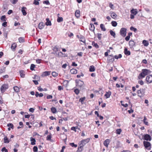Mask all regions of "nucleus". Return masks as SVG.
<instances>
[{
    "label": "nucleus",
    "mask_w": 152,
    "mask_h": 152,
    "mask_svg": "<svg viewBox=\"0 0 152 152\" xmlns=\"http://www.w3.org/2000/svg\"><path fill=\"white\" fill-rule=\"evenodd\" d=\"M144 139L147 141H150L151 140V138L149 135L146 134L144 135Z\"/></svg>",
    "instance_id": "6e6552de"
},
{
    "label": "nucleus",
    "mask_w": 152,
    "mask_h": 152,
    "mask_svg": "<svg viewBox=\"0 0 152 152\" xmlns=\"http://www.w3.org/2000/svg\"><path fill=\"white\" fill-rule=\"evenodd\" d=\"M110 35L112 36H113L114 38L115 37V36L116 34H115V33L112 30H110Z\"/></svg>",
    "instance_id": "cd10ccee"
},
{
    "label": "nucleus",
    "mask_w": 152,
    "mask_h": 152,
    "mask_svg": "<svg viewBox=\"0 0 152 152\" xmlns=\"http://www.w3.org/2000/svg\"><path fill=\"white\" fill-rule=\"evenodd\" d=\"M70 72L72 74H76L77 73V70L75 69H72L70 70Z\"/></svg>",
    "instance_id": "a211bd4d"
},
{
    "label": "nucleus",
    "mask_w": 152,
    "mask_h": 152,
    "mask_svg": "<svg viewBox=\"0 0 152 152\" xmlns=\"http://www.w3.org/2000/svg\"><path fill=\"white\" fill-rule=\"evenodd\" d=\"M151 72V71L149 69H142L141 73L139 75L138 78L139 79H141L144 78L146 75L150 74Z\"/></svg>",
    "instance_id": "f257e3e1"
},
{
    "label": "nucleus",
    "mask_w": 152,
    "mask_h": 152,
    "mask_svg": "<svg viewBox=\"0 0 152 152\" xmlns=\"http://www.w3.org/2000/svg\"><path fill=\"white\" fill-rule=\"evenodd\" d=\"M18 40L20 43H23L24 42V38L23 37H20L18 38Z\"/></svg>",
    "instance_id": "a878e982"
},
{
    "label": "nucleus",
    "mask_w": 152,
    "mask_h": 152,
    "mask_svg": "<svg viewBox=\"0 0 152 152\" xmlns=\"http://www.w3.org/2000/svg\"><path fill=\"white\" fill-rule=\"evenodd\" d=\"M18 0H10L11 2L13 4H15L18 1Z\"/></svg>",
    "instance_id": "58836bf2"
},
{
    "label": "nucleus",
    "mask_w": 152,
    "mask_h": 152,
    "mask_svg": "<svg viewBox=\"0 0 152 152\" xmlns=\"http://www.w3.org/2000/svg\"><path fill=\"white\" fill-rule=\"evenodd\" d=\"M58 73L55 72H53L52 73V75L54 77H56L58 75Z\"/></svg>",
    "instance_id": "f704fd0d"
},
{
    "label": "nucleus",
    "mask_w": 152,
    "mask_h": 152,
    "mask_svg": "<svg viewBox=\"0 0 152 152\" xmlns=\"http://www.w3.org/2000/svg\"><path fill=\"white\" fill-rule=\"evenodd\" d=\"M13 89L14 91L17 92H18L20 91L19 88L17 86H15L13 87Z\"/></svg>",
    "instance_id": "c85d7f7f"
},
{
    "label": "nucleus",
    "mask_w": 152,
    "mask_h": 152,
    "mask_svg": "<svg viewBox=\"0 0 152 152\" xmlns=\"http://www.w3.org/2000/svg\"><path fill=\"white\" fill-rule=\"evenodd\" d=\"M40 0H34V4L36 5H38L39 4V1H40Z\"/></svg>",
    "instance_id": "79ce46f5"
},
{
    "label": "nucleus",
    "mask_w": 152,
    "mask_h": 152,
    "mask_svg": "<svg viewBox=\"0 0 152 152\" xmlns=\"http://www.w3.org/2000/svg\"><path fill=\"white\" fill-rule=\"evenodd\" d=\"M130 29L132 31H134L135 32H136L137 31V29L136 28L134 27L133 26H131L130 27Z\"/></svg>",
    "instance_id": "37998d69"
},
{
    "label": "nucleus",
    "mask_w": 152,
    "mask_h": 152,
    "mask_svg": "<svg viewBox=\"0 0 152 152\" xmlns=\"http://www.w3.org/2000/svg\"><path fill=\"white\" fill-rule=\"evenodd\" d=\"M124 53L125 55H129L130 54V52L126 48L124 49Z\"/></svg>",
    "instance_id": "412c9836"
},
{
    "label": "nucleus",
    "mask_w": 152,
    "mask_h": 152,
    "mask_svg": "<svg viewBox=\"0 0 152 152\" xmlns=\"http://www.w3.org/2000/svg\"><path fill=\"white\" fill-rule=\"evenodd\" d=\"M89 71L90 72H93L95 71V68L94 66H91L89 68Z\"/></svg>",
    "instance_id": "4be33fe9"
},
{
    "label": "nucleus",
    "mask_w": 152,
    "mask_h": 152,
    "mask_svg": "<svg viewBox=\"0 0 152 152\" xmlns=\"http://www.w3.org/2000/svg\"><path fill=\"white\" fill-rule=\"evenodd\" d=\"M79 145L83 147L86 144V140H83L80 141L79 143Z\"/></svg>",
    "instance_id": "4468645a"
},
{
    "label": "nucleus",
    "mask_w": 152,
    "mask_h": 152,
    "mask_svg": "<svg viewBox=\"0 0 152 152\" xmlns=\"http://www.w3.org/2000/svg\"><path fill=\"white\" fill-rule=\"evenodd\" d=\"M75 16L77 18H79L80 16V12L79 10H77L75 13Z\"/></svg>",
    "instance_id": "b1692460"
},
{
    "label": "nucleus",
    "mask_w": 152,
    "mask_h": 152,
    "mask_svg": "<svg viewBox=\"0 0 152 152\" xmlns=\"http://www.w3.org/2000/svg\"><path fill=\"white\" fill-rule=\"evenodd\" d=\"M26 8L25 7H23L21 8V11L24 16H25L27 14L26 12Z\"/></svg>",
    "instance_id": "9d476101"
},
{
    "label": "nucleus",
    "mask_w": 152,
    "mask_h": 152,
    "mask_svg": "<svg viewBox=\"0 0 152 152\" xmlns=\"http://www.w3.org/2000/svg\"><path fill=\"white\" fill-rule=\"evenodd\" d=\"M110 140L109 139H107L104 142V145L106 147H107L108 145L110 142Z\"/></svg>",
    "instance_id": "f8f14e48"
},
{
    "label": "nucleus",
    "mask_w": 152,
    "mask_h": 152,
    "mask_svg": "<svg viewBox=\"0 0 152 152\" xmlns=\"http://www.w3.org/2000/svg\"><path fill=\"white\" fill-rule=\"evenodd\" d=\"M2 25L4 27H6L7 26V22H4L2 23Z\"/></svg>",
    "instance_id": "774afa93"
},
{
    "label": "nucleus",
    "mask_w": 152,
    "mask_h": 152,
    "mask_svg": "<svg viewBox=\"0 0 152 152\" xmlns=\"http://www.w3.org/2000/svg\"><path fill=\"white\" fill-rule=\"evenodd\" d=\"M108 58L109 59V60L110 61H113L114 60L113 56L110 55L109 56Z\"/></svg>",
    "instance_id": "c756f323"
},
{
    "label": "nucleus",
    "mask_w": 152,
    "mask_h": 152,
    "mask_svg": "<svg viewBox=\"0 0 152 152\" xmlns=\"http://www.w3.org/2000/svg\"><path fill=\"white\" fill-rule=\"evenodd\" d=\"M111 17L113 18H114L117 16V15L114 13H111Z\"/></svg>",
    "instance_id": "ea45409f"
},
{
    "label": "nucleus",
    "mask_w": 152,
    "mask_h": 152,
    "mask_svg": "<svg viewBox=\"0 0 152 152\" xmlns=\"http://www.w3.org/2000/svg\"><path fill=\"white\" fill-rule=\"evenodd\" d=\"M42 60L40 59H37L36 62L37 64H40L41 63Z\"/></svg>",
    "instance_id": "4d7b16f0"
},
{
    "label": "nucleus",
    "mask_w": 152,
    "mask_h": 152,
    "mask_svg": "<svg viewBox=\"0 0 152 152\" xmlns=\"http://www.w3.org/2000/svg\"><path fill=\"white\" fill-rule=\"evenodd\" d=\"M145 92V91L144 89H140L138 90L137 91V93L139 96L140 97L144 95Z\"/></svg>",
    "instance_id": "39448f33"
},
{
    "label": "nucleus",
    "mask_w": 152,
    "mask_h": 152,
    "mask_svg": "<svg viewBox=\"0 0 152 152\" xmlns=\"http://www.w3.org/2000/svg\"><path fill=\"white\" fill-rule=\"evenodd\" d=\"M20 73L21 77L23 78L25 77V72L23 70H21L20 72Z\"/></svg>",
    "instance_id": "5701e85b"
},
{
    "label": "nucleus",
    "mask_w": 152,
    "mask_h": 152,
    "mask_svg": "<svg viewBox=\"0 0 152 152\" xmlns=\"http://www.w3.org/2000/svg\"><path fill=\"white\" fill-rule=\"evenodd\" d=\"M8 88L9 86L8 84H3L2 85L1 88V91L2 92H4Z\"/></svg>",
    "instance_id": "20e7f679"
},
{
    "label": "nucleus",
    "mask_w": 152,
    "mask_h": 152,
    "mask_svg": "<svg viewBox=\"0 0 152 152\" xmlns=\"http://www.w3.org/2000/svg\"><path fill=\"white\" fill-rule=\"evenodd\" d=\"M33 150L34 152H37L38 148L37 146H35L33 147Z\"/></svg>",
    "instance_id": "3c124183"
},
{
    "label": "nucleus",
    "mask_w": 152,
    "mask_h": 152,
    "mask_svg": "<svg viewBox=\"0 0 152 152\" xmlns=\"http://www.w3.org/2000/svg\"><path fill=\"white\" fill-rule=\"evenodd\" d=\"M63 21V18L62 17L58 18L57 21L58 22H62Z\"/></svg>",
    "instance_id": "4c0bfd02"
},
{
    "label": "nucleus",
    "mask_w": 152,
    "mask_h": 152,
    "mask_svg": "<svg viewBox=\"0 0 152 152\" xmlns=\"http://www.w3.org/2000/svg\"><path fill=\"white\" fill-rule=\"evenodd\" d=\"M147 120V119L146 118L145 116L144 117V119L143 120V122L146 125H148V122L146 121Z\"/></svg>",
    "instance_id": "7c9ffc66"
},
{
    "label": "nucleus",
    "mask_w": 152,
    "mask_h": 152,
    "mask_svg": "<svg viewBox=\"0 0 152 152\" xmlns=\"http://www.w3.org/2000/svg\"><path fill=\"white\" fill-rule=\"evenodd\" d=\"M7 10V7L6 5H4L3 6V11H6Z\"/></svg>",
    "instance_id": "13d9d810"
},
{
    "label": "nucleus",
    "mask_w": 152,
    "mask_h": 152,
    "mask_svg": "<svg viewBox=\"0 0 152 152\" xmlns=\"http://www.w3.org/2000/svg\"><path fill=\"white\" fill-rule=\"evenodd\" d=\"M1 151L2 152H8L7 150V149L5 147H4L2 148Z\"/></svg>",
    "instance_id": "603ef678"
},
{
    "label": "nucleus",
    "mask_w": 152,
    "mask_h": 152,
    "mask_svg": "<svg viewBox=\"0 0 152 152\" xmlns=\"http://www.w3.org/2000/svg\"><path fill=\"white\" fill-rule=\"evenodd\" d=\"M34 109L33 108H31L29 109V111L31 112V113H33L34 111Z\"/></svg>",
    "instance_id": "0e129e2a"
},
{
    "label": "nucleus",
    "mask_w": 152,
    "mask_h": 152,
    "mask_svg": "<svg viewBox=\"0 0 152 152\" xmlns=\"http://www.w3.org/2000/svg\"><path fill=\"white\" fill-rule=\"evenodd\" d=\"M53 98L52 96L51 95H48L47 96V99H52Z\"/></svg>",
    "instance_id": "e2e57ef3"
},
{
    "label": "nucleus",
    "mask_w": 152,
    "mask_h": 152,
    "mask_svg": "<svg viewBox=\"0 0 152 152\" xmlns=\"http://www.w3.org/2000/svg\"><path fill=\"white\" fill-rule=\"evenodd\" d=\"M70 145L72 147H77V145L76 144H75L74 143H70Z\"/></svg>",
    "instance_id": "5fc2aeb1"
},
{
    "label": "nucleus",
    "mask_w": 152,
    "mask_h": 152,
    "mask_svg": "<svg viewBox=\"0 0 152 152\" xmlns=\"http://www.w3.org/2000/svg\"><path fill=\"white\" fill-rule=\"evenodd\" d=\"M85 97L80 98L79 99V101L81 102V103L83 104V101L85 100Z\"/></svg>",
    "instance_id": "a18cd8bd"
},
{
    "label": "nucleus",
    "mask_w": 152,
    "mask_h": 152,
    "mask_svg": "<svg viewBox=\"0 0 152 152\" xmlns=\"http://www.w3.org/2000/svg\"><path fill=\"white\" fill-rule=\"evenodd\" d=\"M130 38V37L129 36H127L125 38L126 41H128L129 40Z\"/></svg>",
    "instance_id": "bf43d9fd"
},
{
    "label": "nucleus",
    "mask_w": 152,
    "mask_h": 152,
    "mask_svg": "<svg viewBox=\"0 0 152 152\" xmlns=\"http://www.w3.org/2000/svg\"><path fill=\"white\" fill-rule=\"evenodd\" d=\"M84 83L83 81L80 80L77 81L76 83V86L78 87H81L83 85Z\"/></svg>",
    "instance_id": "0eeeda50"
},
{
    "label": "nucleus",
    "mask_w": 152,
    "mask_h": 152,
    "mask_svg": "<svg viewBox=\"0 0 152 152\" xmlns=\"http://www.w3.org/2000/svg\"><path fill=\"white\" fill-rule=\"evenodd\" d=\"M97 38L99 39L100 40L102 38V34L98 33L97 34Z\"/></svg>",
    "instance_id": "de8ad7c7"
},
{
    "label": "nucleus",
    "mask_w": 152,
    "mask_h": 152,
    "mask_svg": "<svg viewBox=\"0 0 152 152\" xmlns=\"http://www.w3.org/2000/svg\"><path fill=\"white\" fill-rule=\"evenodd\" d=\"M1 19L2 21H6V16L5 15H3L1 17Z\"/></svg>",
    "instance_id": "49530a36"
},
{
    "label": "nucleus",
    "mask_w": 152,
    "mask_h": 152,
    "mask_svg": "<svg viewBox=\"0 0 152 152\" xmlns=\"http://www.w3.org/2000/svg\"><path fill=\"white\" fill-rule=\"evenodd\" d=\"M35 66L34 64H31V65L30 69L31 70H34V68L35 67Z\"/></svg>",
    "instance_id": "c03bdc74"
},
{
    "label": "nucleus",
    "mask_w": 152,
    "mask_h": 152,
    "mask_svg": "<svg viewBox=\"0 0 152 152\" xmlns=\"http://www.w3.org/2000/svg\"><path fill=\"white\" fill-rule=\"evenodd\" d=\"M63 87L61 86H58V89L59 91H61V90H63Z\"/></svg>",
    "instance_id": "69168bd1"
},
{
    "label": "nucleus",
    "mask_w": 152,
    "mask_h": 152,
    "mask_svg": "<svg viewBox=\"0 0 152 152\" xmlns=\"http://www.w3.org/2000/svg\"><path fill=\"white\" fill-rule=\"evenodd\" d=\"M7 126L8 127H10L12 129H13V127H14L13 125L12 124H11V123L8 124L7 125Z\"/></svg>",
    "instance_id": "864d4df0"
},
{
    "label": "nucleus",
    "mask_w": 152,
    "mask_h": 152,
    "mask_svg": "<svg viewBox=\"0 0 152 152\" xmlns=\"http://www.w3.org/2000/svg\"><path fill=\"white\" fill-rule=\"evenodd\" d=\"M100 27L101 28L102 30V31H106V29L103 24H101L100 25Z\"/></svg>",
    "instance_id": "393cba45"
},
{
    "label": "nucleus",
    "mask_w": 152,
    "mask_h": 152,
    "mask_svg": "<svg viewBox=\"0 0 152 152\" xmlns=\"http://www.w3.org/2000/svg\"><path fill=\"white\" fill-rule=\"evenodd\" d=\"M143 144L145 148L148 150H150L151 148V144L150 142L144 141L143 142Z\"/></svg>",
    "instance_id": "f03ea898"
},
{
    "label": "nucleus",
    "mask_w": 152,
    "mask_h": 152,
    "mask_svg": "<svg viewBox=\"0 0 152 152\" xmlns=\"http://www.w3.org/2000/svg\"><path fill=\"white\" fill-rule=\"evenodd\" d=\"M50 72H48V71H45L44 72L42 75V77H45L46 76H47L49 75H50Z\"/></svg>",
    "instance_id": "2eb2a0df"
},
{
    "label": "nucleus",
    "mask_w": 152,
    "mask_h": 152,
    "mask_svg": "<svg viewBox=\"0 0 152 152\" xmlns=\"http://www.w3.org/2000/svg\"><path fill=\"white\" fill-rule=\"evenodd\" d=\"M51 111L53 113H56L57 110L54 107H52L51 108Z\"/></svg>",
    "instance_id": "72a5a7b5"
},
{
    "label": "nucleus",
    "mask_w": 152,
    "mask_h": 152,
    "mask_svg": "<svg viewBox=\"0 0 152 152\" xmlns=\"http://www.w3.org/2000/svg\"><path fill=\"white\" fill-rule=\"evenodd\" d=\"M143 43L144 45L145 46H147L149 44L148 42L145 40H143Z\"/></svg>",
    "instance_id": "473e14b6"
},
{
    "label": "nucleus",
    "mask_w": 152,
    "mask_h": 152,
    "mask_svg": "<svg viewBox=\"0 0 152 152\" xmlns=\"http://www.w3.org/2000/svg\"><path fill=\"white\" fill-rule=\"evenodd\" d=\"M83 149V147H82V146H80V147H79L78 148L77 151L80 152L82 151Z\"/></svg>",
    "instance_id": "a19ab883"
},
{
    "label": "nucleus",
    "mask_w": 152,
    "mask_h": 152,
    "mask_svg": "<svg viewBox=\"0 0 152 152\" xmlns=\"http://www.w3.org/2000/svg\"><path fill=\"white\" fill-rule=\"evenodd\" d=\"M92 45L96 48H99V46L96 43L94 42H92Z\"/></svg>",
    "instance_id": "c9c22d12"
},
{
    "label": "nucleus",
    "mask_w": 152,
    "mask_h": 152,
    "mask_svg": "<svg viewBox=\"0 0 152 152\" xmlns=\"http://www.w3.org/2000/svg\"><path fill=\"white\" fill-rule=\"evenodd\" d=\"M4 142L5 143H9L10 141L7 137L5 136L4 138Z\"/></svg>",
    "instance_id": "bb28decb"
},
{
    "label": "nucleus",
    "mask_w": 152,
    "mask_h": 152,
    "mask_svg": "<svg viewBox=\"0 0 152 152\" xmlns=\"http://www.w3.org/2000/svg\"><path fill=\"white\" fill-rule=\"evenodd\" d=\"M146 80L148 83H151L152 82V75H149L146 77Z\"/></svg>",
    "instance_id": "423d86ee"
},
{
    "label": "nucleus",
    "mask_w": 152,
    "mask_h": 152,
    "mask_svg": "<svg viewBox=\"0 0 152 152\" xmlns=\"http://www.w3.org/2000/svg\"><path fill=\"white\" fill-rule=\"evenodd\" d=\"M111 95V92L109 91L108 92H106V93L104 94V96L105 97L106 99L110 98Z\"/></svg>",
    "instance_id": "1a4fd4ad"
},
{
    "label": "nucleus",
    "mask_w": 152,
    "mask_h": 152,
    "mask_svg": "<svg viewBox=\"0 0 152 152\" xmlns=\"http://www.w3.org/2000/svg\"><path fill=\"white\" fill-rule=\"evenodd\" d=\"M113 5L111 3H109V7L112 9H113Z\"/></svg>",
    "instance_id": "338daca9"
},
{
    "label": "nucleus",
    "mask_w": 152,
    "mask_h": 152,
    "mask_svg": "<svg viewBox=\"0 0 152 152\" xmlns=\"http://www.w3.org/2000/svg\"><path fill=\"white\" fill-rule=\"evenodd\" d=\"M80 41L82 42H83V43H85V41H86L85 39L84 38H80Z\"/></svg>",
    "instance_id": "680f3d73"
},
{
    "label": "nucleus",
    "mask_w": 152,
    "mask_h": 152,
    "mask_svg": "<svg viewBox=\"0 0 152 152\" xmlns=\"http://www.w3.org/2000/svg\"><path fill=\"white\" fill-rule=\"evenodd\" d=\"M111 24L112 26L114 27H115L117 25V23L115 21H112L111 22Z\"/></svg>",
    "instance_id": "e433bc0d"
},
{
    "label": "nucleus",
    "mask_w": 152,
    "mask_h": 152,
    "mask_svg": "<svg viewBox=\"0 0 152 152\" xmlns=\"http://www.w3.org/2000/svg\"><path fill=\"white\" fill-rule=\"evenodd\" d=\"M126 28H122L120 31V34L123 37L126 36Z\"/></svg>",
    "instance_id": "7ed1b4c3"
},
{
    "label": "nucleus",
    "mask_w": 152,
    "mask_h": 152,
    "mask_svg": "<svg viewBox=\"0 0 152 152\" xmlns=\"http://www.w3.org/2000/svg\"><path fill=\"white\" fill-rule=\"evenodd\" d=\"M30 141L31 142V145H34L35 144L36 140L34 138H33L32 137H31L30 138Z\"/></svg>",
    "instance_id": "dca6fc26"
},
{
    "label": "nucleus",
    "mask_w": 152,
    "mask_h": 152,
    "mask_svg": "<svg viewBox=\"0 0 152 152\" xmlns=\"http://www.w3.org/2000/svg\"><path fill=\"white\" fill-rule=\"evenodd\" d=\"M46 22L45 23V25L46 26H51V23L50 21L49 20V18L46 19Z\"/></svg>",
    "instance_id": "aec40b11"
},
{
    "label": "nucleus",
    "mask_w": 152,
    "mask_h": 152,
    "mask_svg": "<svg viewBox=\"0 0 152 152\" xmlns=\"http://www.w3.org/2000/svg\"><path fill=\"white\" fill-rule=\"evenodd\" d=\"M45 26V24L43 22L40 23L38 25V28L39 29H41L43 28Z\"/></svg>",
    "instance_id": "ddd939ff"
},
{
    "label": "nucleus",
    "mask_w": 152,
    "mask_h": 152,
    "mask_svg": "<svg viewBox=\"0 0 152 152\" xmlns=\"http://www.w3.org/2000/svg\"><path fill=\"white\" fill-rule=\"evenodd\" d=\"M89 28L90 30L92 31H94L95 29V27L94 24H90L89 26Z\"/></svg>",
    "instance_id": "6ab92c4d"
},
{
    "label": "nucleus",
    "mask_w": 152,
    "mask_h": 152,
    "mask_svg": "<svg viewBox=\"0 0 152 152\" xmlns=\"http://www.w3.org/2000/svg\"><path fill=\"white\" fill-rule=\"evenodd\" d=\"M51 138H52V136H51V134H50L49 135H48L47 136V138H46V140H49V141H50L52 142V140L51 139Z\"/></svg>",
    "instance_id": "2f4dec72"
},
{
    "label": "nucleus",
    "mask_w": 152,
    "mask_h": 152,
    "mask_svg": "<svg viewBox=\"0 0 152 152\" xmlns=\"http://www.w3.org/2000/svg\"><path fill=\"white\" fill-rule=\"evenodd\" d=\"M53 50L56 52L58 51V48L56 47H55L53 48Z\"/></svg>",
    "instance_id": "052dcab7"
},
{
    "label": "nucleus",
    "mask_w": 152,
    "mask_h": 152,
    "mask_svg": "<svg viewBox=\"0 0 152 152\" xmlns=\"http://www.w3.org/2000/svg\"><path fill=\"white\" fill-rule=\"evenodd\" d=\"M74 92L76 94H78L79 93V91L78 89H76L74 90Z\"/></svg>",
    "instance_id": "6e6d98bb"
},
{
    "label": "nucleus",
    "mask_w": 152,
    "mask_h": 152,
    "mask_svg": "<svg viewBox=\"0 0 152 152\" xmlns=\"http://www.w3.org/2000/svg\"><path fill=\"white\" fill-rule=\"evenodd\" d=\"M131 12L132 14L135 15L137 13V10L136 9H132L131 10Z\"/></svg>",
    "instance_id": "f3484780"
},
{
    "label": "nucleus",
    "mask_w": 152,
    "mask_h": 152,
    "mask_svg": "<svg viewBox=\"0 0 152 152\" xmlns=\"http://www.w3.org/2000/svg\"><path fill=\"white\" fill-rule=\"evenodd\" d=\"M17 46V44L16 43L14 42L12 44L11 48L12 51H15Z\"/></svg>",
    "instance_id": "9b49d317"
},
{
    "label": "nucleus",
    "mask_w": 152,
    "mask_h": 152,
    "mask_svg": "<svg viewBox=\"0 0 152 152\" xmlns=\"http://www.w3.org/2000/svg\"><path fill=\"white\" fill-rule=\"evenodd\" d=\"M122 57V55L121 54H119L118 56H114V58L116 59H118L119 58H121Z\"/></svg>",
    "instance_id": "09e8293b"
},
{
    "label": "nucleus",
    "mask_w": 152,
    "mask_h": 152,
    "mask_svg": "<svg viewBox=\"0 0 152 152\" xmlns=\"http://www.w3.org/2000/svg\"><path fill=\"white\" fill-rule=\"evenodd\" d=\"M121 132V129H118L116 130V133L118 134H120Z\"/></svg>",
    "instance_id": "8fccbe9b"
}]
</instances>
